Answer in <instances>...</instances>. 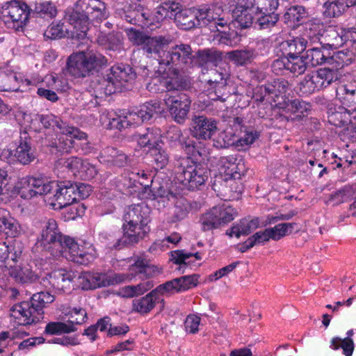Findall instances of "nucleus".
<instances>
[{"label": "nucleus", "instance_id": "obj_57", "mask_svg": "<svg viewBox=\"0 0 356 356\" xmlns=\"http://www.w3.org/2000/svg\"><path fill=\"white\" fill-rule=\"evenodd\" d=\"M178 243V236L173 234L169 236L161 241L155 243L150 250H160L161 251H166L168 249L174 248Z\"/></svg>", "mask_w": 356, "mask_h": 356}, {"label": "nucleus", "instance_id": "obj_36", "mask_svg": "<svg viewBox=\"0 0 356 356\" xmlns=\"http://www.w3.org/2000/svg\"><path fill=\"white\" fill-rule=\"evenodd\" d=\"M313 73L320 90L327 87L339 79L338 71L328 67L321 68Z\"/></svg>", "mask_w": 356, "mask_h": 356}, {"label": "nucleus", "instance_id": "obj_14", "mask_svg": "<svg viewBox=\"0 0 356 356\" xmlns=\"http://www.w3.org/2000/svg\"><path fill=\"white\" fill-rule=\"evenodd\" d=\"M138 111L129 112L126 114H118L111 111H104L100 115V122L106 129H122L136 126L144 122L140 117Z\"/></svg>", "mask_w": 356, "mask_h": 356}, {"label": "nucleus", "instance_id": "obj_26", "mask_svg": "<svg viewBox=\"0 0 356 356\" xmlns=\"http://www.w3.org/2000/svg\"><path fill=\"white\" fill-rule=\"evenodd\" d=\"M23 233V229L20 222L10 212L4 209H0V234L5 235L7 238H17Z\"/></svg>", "mask_w": 356, "mask_h": 356}, {"label": "nucleus", "instance_id": "obj_10", "mask_svg": "<svg viewBox=\"0 0 356 356\" xmlns=\"http://www.w3.org/2000/svg\"><path fill=\"white\" fill-rule=\"evenodd\" d=\"M75 9V5L72 8H68L66 12L65 17L69 22V24L71 25V29L65 28L64 23L59 22H52L45 30L44 33V38L51 40H56L59 38H64L67 36L71 38H74L77 40H83L86 38L87 32L89 29L90 25V18H87L86 19V30L84 31V33H82L83 31L81 29L82 24L81 22V15L83 14V12H81V14L78 15L79 17L76 19V22H72L70 20V15Z\"/></svg>", "mask_w": 356, "mask_h": 356}, {"label": "nucleus", "instance_id": "obj_47", "mask_svg": "<svg viewBox=\"0 0 356 356\" xmlns=\"http://www.w3.org/2000/svg\"><path fill=\"white\" fill-rule=\"evenodd\" d=\"M200 223L204 231L218 229L221 227L219 219L213 211V207L200 217Z\"/></svg>", "mask_w": 356, "mask_h": 356}, {"label": "nucleus", "instance_id": "obj_31", "mask_svg": "<svg viewBox=\"0 0 356 356\" xmlns=\"http://www.w3.org/2000/svg\"><path fill=\"white\" fill-rule=\"evenodd\" d=\"M161 300V298L157 295L154 290H152L142 298L134 300L133 301V309L137 312L147 314L154 307L156 302Z\"/></svg>", "mask_w": 356, "mask_h": 356}, {"label": "nucleus", "instance_id": "obj_33", "mask_svg": "<svg viewBox=\"0 0 356 356\" xmlns=\"http://www.w3.org/2000/svg\"><path fill=\"white\" fill-rule=\"evenodd\" d=\"M259 225L258 218L252 220L243 219L232 226L227 234L230 236L239 238L241 235H248L256 229Z\"/></svg>", "mask_w": 356, "mask_h": 356}, {"label": "nucleus", "instance_id": "obj_18", "mask_svg": "<svg viewBox=\"0 0 356 356\" xmlns=\"http://www.w3.org/2000/svg\"><path fill=\"white\" fill-rule=\"evenodd\" d=\"M0 159L10 164L18 162L27 165L35 159V154L28 142L20 140L16 147L4 148L0 154Z\"/></svg>", "mask_w": 356, "mask_h": 356}, {"label": "nucleus", "instance_id": "obj_62", "mask_svg": "<svg viewBox=\"0 0 356 356\" xmlns=\"http://www.w3.org/2000/svg\"><path fill=\"white\" fill-rule=\"evenodd\" d=\"M129 40L136 45L144 46L147 35L133 28L127 30Z\"/></svg>", "mask_w": 356, "mask_h": 356}, {"label": "nucleus", "instance_id": "obj_11", "mask_svg": "<svg viewBox=\"0 0 356 356\" xmlns=\"http://www.w3.org/2000/svg\"><path fill=\"white\" fill-rule=\"evenodd\" d=\"M83 14L81 17V24H82V33L86 30V19L90 18L91 21L99 22L105 19L108 13L105 3L100 0H79L75 3V9L70 15V20L76 22L79 14Z\"/></svg>", "mask_w": 356, "mask_h": 356}, {"label": "nucleus", "instance_id": "obj_46", "mask_svg": "<svg viewBox=\"0 0 356 356\" xmlns=\"http://www.w3.org/2000/svg\"><path fill=\"white\" fill-rule=\"evenodd\" d=\"M285 63L287 70L298 74H302L309 65L305 56L286 57Z\"/></svg>", "mask_w": 356, "mask_h": 356}, {"label": "nucleus", "instance_id": "obj_13", "mask_svg": "<svg viewBox=\"0 0 356 356\" xmlns=\"http://www.w3.org/2000/svg\"><path fill=\"white\" fill-rule=\"evenodd\" d=\"M138 111L129 112L126 114H118L111 111H104L100 115V122L106 129H122L136 126L144 122L140 117Z\"/></svg>", "mask_w": 356, "mask_h": 356}, {"label": "nucleus", "instance_id": "obj_29", "mask_svg": "<svg viewBox=\"0 0 356 356\" xmlns=\"http://www.w3.org/2000/svg\"><path fill=\"white\" fill-rule=\"evenodd\" d=\"M258 138L259 134L254 130L245 131L238 140L226 138L225 132H222L219 134V139L214 140L213 145L217 148H225L236 143L237 146L245 148L252 145Z\"/></svg>", "mask_w": 356, "mask_h": 356}, {"label": "nucleus", "instance_id": "obj_27", "mask_svg": "<svg viewBox=\"0 0 356 356\" xmlns=\"http://www.w3.org/2000/svg\"><path fill=\"white\" fill-rule=\"evenodd\" d=\"M218 170L221 175L228 179H239L245 170L242 160H238L234 156H222L218 161Z\"/></svg>", "mask_w": 356, "mask_h": 356}, {"label": "nucleus", "instance_id": "obj_28", "mask_svg": "<svg viewBox=\"0 0 356 356\" xmlns=\"http://www.w3.org/2000/svg\"><path fill=\"white\" fill-rule=\"evenodd\" d=\"M129 263V270L131 272V280L136 274H144L147 277L155 276L161 273L162 269L156 266L148 264L147 261L144 257H134L127 261Z\"/></svg>", "mask_w": 356, "mask_h": 356}, {"label": "nucleus", "instance_id": "obj_55", "mask_svg": "<svg viewBox=\"0 0 356 356\" xmlns=\"http://www.w3.org/2000/svg\"><path fill=\"white\" fill-rule=\"evenodd\" d=\"M305 15V10L302 6H293L287 8L284 17L286 22H299Z\"/></svg>", "mask_w": 356, "mask_h": 356}, {"label": "nucleus", "instance_id": "obj_1", "mask_svg": "<svg viewBox=\"0 0 356 356\" xmlns=\"http://www.w3.org/2000/svg\"><path fill=\"white\" fill-rule=\"evenodd\" d=\"M36 245L49 252L53 257L62 256L81 265H88L97 257L96 250L90 243H78L74 238L63 235L53 218L44 222Z\"/></svg>", "mask_w": 356, "mask_h": 356}, {"label": "nucleus", "instance_id": "obj_2", "mask_svg": "<svg viewBox=\"0 0 356 356\" xmlns=\"http://www.w3.org/2000/svg\"><path fill=\"white\" fill-rule=\"evenodd\" d=\"M170 41L169 38L147 35L143 49L147 55L154 54L157 56L160 65L159 71L163 69V65L167 67L163 68V72L167 76H162L161 83L166 88L164 99L166 109L176 121L178 117V74L176 69L172 68L170 64L174 62L175 58H178V56L176 53L172 54L168 51Z\"/></svg>", "mask_w": 356, "mask_h": 356}, {"label": "nucleus", "instance_id": "obj_48", "mask_svg": "<svg viewBox=\"0 0 356 356\" xmlns=\"http://www.w3.org/2000/svg\"><path fill=\"white\" fill-rule=\"evenodd\" d=\"M33 12L42 17L51 19L56 16L57 8L56 5L50 1H41L35 3Z\"/></svg>", "mask_w": 356, "mask_h": 356}, {"label": "nucleus", "instance_id": "obj_53", "mask_svg": "<svg viewBox=\"0 0 356 356\" xmlns=\"http://www.w3.org/2000/svg\"><path fill=\"white\" fill-rule=\"evenodd\" d=\"M324 9V15L328 17H339L346 10L341 0L325 2Z\"/></svg>", "mask_w": 356, "mask_h": 356}, {"label": "nucleus", "instance_id": "obj_37", "mask_svg": "<svg viewBox=\"0 0 356 356\" xmlns=\"http://www.w3.org/2000/svg\"><path fill=\"white\" fill-rule=\"evenodd\" d=\"M323 29V24L321 23L309 22L306 24L304 36L309 46L323 43L321 41V38H324V34L322 33Z\"/></svg>", "mask_w": 356, "mask_h": 356}, {"label": "nucleus", "instance_id": "obj_3", "mask_svg": "<svg viewBox=\"0 0 356 356\" xmlns=\"http://www.w3.org/2000/svg\"><path fill=\"white\" fill-rule=\"evenodd\" d=\"M29 184L34 191L26 193V197L44 195V201L49 207L54 210H60L76 202V185L70 182H58L56 181H44L35 177L30 179Z\"/></svg>", "mask_w": 356, "mask_h": 356}, {"label": "nucleus", "instance_id": "obj_23", "mask_svg": "<svg viewBox=\"0 0 356 356\" xmlns=\"http://www.w3.org/2000/svg\"><path fill=\"white\" fill-rule=\"evenodd\" d=\"M30 179H35L34 177L27 176L19 179L15 184V187L0 188V204H6L11 202L17 195H19L22 199L31 200L33 197H26V193L29 191H34L29 182Z\"/></svg>", "mask_w": 356, "mask_h": 356}, {"label": "nucleus", "instance_id": "obj_20", "mask_svg": "<svg viewBox=\"0 0 356 356\" xmlns=\"http://www.w3.org/2000/svg\"><path fill=\"white\" fill-rule=\"evenodd\" d=\"M10 316L17 325H28L37 323L42 318L41 312L31 302L24 301L13 305L10 309Z\"/></svg>", "mask_w": 356, "mask_h": 356}, {"label": "nucleus", "instance_id": "obj_50", "mask_svg": "<svg viewBox=\"0 0 356 356\" xmlns=\"http://www.w3.org/2000/svg\"><path fill=\"white\" fill-rule=\"evenodd\" d=\"M196 15L193 8L179 10V28L189 30L196 26Z\"/></svg>", "mask_w": 356, "mask_h": 356}, {"label": "nucleus", "instance_id": "obj_5", "mask_svg": "<svg viewBox=\"0 0 356 356\" xmlns=\"http://www.w3.org/2000/svg\"><path fill=\"white\" fill-rule=\"evenodd\" d=\"M233 19L241 28L250 27L253 23V13L274 12L279 6L278 0H228Z\"/></svg>", "mask_w": 356, "mask_h": 356}, {"label": "nucleus", "instance_id": "obj_52", "mask_svg": "<svg viewBox=\"0 0 356 356\" xmlns=\"http://www.w3.org/2000/svg\"><path fill=\"white\" fill-rule=\"evenodd\" d=\"M330 347L334 350L342 348L343 353L346 356H351L354 350V343L353 339L348 337L345 339L335 337L332 339Z\"/></svg>", "mask_w": 356, "mask_h": 356}, {"label": "nucleus", "instance_id": "obj_45", "mask_svg": "<svg viewBox=\"0 0 356 356\" xmlns=\"http://www.w3.org/2000/svg\"><path fill=\"white\" fill-rule=\"evenodd\" d=\"M268 229L271 235V239L278 241L282 237L292 234L295 229L298 230V227L296 223L286 222L278 224L274 227L268 228Z\"/></svg>", "mask_w": 356, "mask_h": 356}, {"label": "nucleus", "instance_id": "obj_8", "mask_svg": "<svg viewBox=\"0 0 356 356\" xmlns=\"http://www.w3.org/2000/svg\"><path fill=\"white\" fill-rule=\"evenodd\" d=\"M40 120L44 127L51 128L59 132L58 141L54 143L55 147L58 151L69 152L74 147V139L79 140L87 139L86 133L81 131L77 128L67 125L54 115H42L40 117Z\"/></svg>", "mask_w": 356, "mask_h": 356}, {"label": "nucleus", "instance_id": "obj_59", "mask_svg": "<svg viewBox=\"0 0 356 356\" xmlns=\"http://www.w3.org/2000/svg\"><path fill=\"white\" fill-rule=\"evenodd\" d=\"M199 275L193 274L179 277V292L185 291L197 286Z\"/></svg>", "mask_w": 356, "mask_h": 356}, {"label": "nucleus", "instance_id": "obj_35", "mask_svg": "<svg viewBox=\"0 0 356 356\" xmlns=\"http://www.w3.org/2000/svg\"><path fill=\"white\" fill-rule=\"evenodd\" d=\"M213 211L219 219L220 226L231 222L238 215L237 211L229 202H223L213 207Z\"/></svg>", "mask_w": 356, "mask_h": 356}, {"label": "nucleus", "instance_id": "obj_44", "mask_svg": "<svg viewBox=\"0 0 356 356\" xmlns=\"http://www.w3.org/2000/svg\"><path fill=\"white\" fill-rule=\"evenodd\" d=\"M138 111L142 120L143 121H147L155 115L161 113L163 109L161 108L160 102L151 101L141 105L139 108H138Z\"/></svg>", "mask_w": 356, "mask_h": 356}, {"label": "nucleus", "instance_id": "obj_63", "mask_svg": "<svg viewBox=\"0 0 356 356\" xmlns=\"http://www.w3.org/2000/svg\"><path fill=\"white\" fill-rule=\"evenodd\" d=\"M238 262L232 263L211 274L208 277L210 282L216 281L232 273L237 266Z\"/></svg>", "mask_w": 356, "mask_h": 356}, {"label": "nucleus", "instance_id": "obj_54", "mask_svg": "<svg viewBox=\"0 0 356 356\" xmlns=\"http://www.w3.org/2000/svg\"><path fill=\"white\" fill-rule=\"evenodd\" d=\"M179 273L186 266L192 267L195 266V263L200 261L202 257L198 252L188 253L184 250H179Z\"/></svg>", "mask_w": 356, "mask_h": 356}, {"label": "nucleus", "instance_id": "obj_49", "mask_svg": "<svg viewBox=\"0 0 356 356\" xmlns=\"http://www.w3.org/2000/svg\"><path fill=\"white\" fill-rule=\"evenodd\" d=\"M76 330V326L72 323L51 322L45 327V332L50 334H61L70 333Z\"/></svg>", "mask_w": 356, "mask_h": 356}, {"label": "nucleus", "instance_id": "obj_60", "mask_svg": "<svg viewBox=\"0 0 356 356\" xmlns=\"http://www.w3.org/2000/svg\"><path fill=\"white\" fill-rule=\"evenodd\" d=\"M351 195L352 187L346 186L343 188L332 194L328 201L332 202L334 204H338L346 201Z\"/></svg>", "mask_w": 356, "mask_h": 356}, {"label": "nucleus", "instance_id": "obj_9", "mask_svg": "<svg viewBox=\"0 0 356 356\" xmlns=\"http://www.w3.org/2000/svg\"><path fill=\"white\" fill-rule=\"evenodd\" d=\"M104 63L105 58L101 54L89 50L76 51L68 57L66 72L76 78L85 77Z\"/></svg>", "mask_w": 356, "mask_h": 356}, {"label": "nucleus", "instance_id": "obj_25", "mask_svg": "<svg viewBox=\"0 0 356 356\" xmlns=\"http://www.w3.org/2000/svg\"><path fill=\"white\" fill-rule=\"evenodd\" d=\"M67 168L75 176L82 179H90L94 178L97 174V168L87 160H82L78 157H70L65 162Z\"/></svg>", "mask_w": 356, "mask_h": 356}, {"label": "nucleus", "instance_id": "obj_32", "mask_svg": "<svg viewBox=\"0 0 356 356\" xmlns=\"http://www.w3.org/2000/svg\"><path fill=\"white\" fill-rule=\"evenodd\" d=\"M275 106L283 109L286 113L294 114L296 118H300L310 109L309 104L300 99L284 102L283 104L278 102Z\"/></svg>", "mask_w": 356, "mask_h": 356}, {"label": "nucleus", "instance_id": "obj_41", "mask_svg": "<svg viewBox=\"0 0 356 356\" xmlns=\"http://www.w3.org/2000/svg\"><path fill=\"white\" fill-rule=\"evenodd\" d=\"M126 161V155L124 154L120 153L118 150L113 147H107L104 149L102 152L99 159L100 162H111L118 166L123 165Z\"/></svg>", "mask_w": 356, "mask_h": 356}, {"label": "nucleus", "instance_id": "obj_51", "mask_svg": "<svg viewBox=\"0 0 356 356\" xmlns=\"http://www.w3.org/2000/svg\"><path fill=\"white\" fill-rule=\"evenodd\" d=\"M254 22L259 29H266L273 26L278 20L277 15L274 12L266 13H253Z\"/></svg>", "mask_w": 356, "mask_h": 356}, {"label": "nucleus", "instance_id": "obj_40", "mask_svg": "<svg viewBox=\"0 0 356 356\" xmlns=\"http://www.w3.org/2000/svg\"><path fill=\"white\" fill-rule=\"evenodd\" d=\"M355 59V55L350 50H342L334 53L329 58V64L334 65V70L341 69L350 65Z\"/></svg>", "mask_w": 356, "mask_h": 356}, {"label": "nucleus", "instance_id": "obj_22", "mask_svg": "<svg viewBox=\"0 0 356 356\" xmlns=\"http://www.w3.org/2000/svg\"><path fill=\"white\" fill-rule=\"evenodd\" d=\"M217 130V122L212 118L204 115H198L192 119L190 132L197 139H211Z\"/></svg>", "mask_w": 356, "mask_h": 356}, {"label": "nucleus", "instance_id": "obj_38", "mask_svg": "<svg viewBox=\"0 0 356 356\" xmlns=\"http://www.w3.org/2000/svg\"><path fill=\"white\" fill-rule=\"evenodd\" d=\"M346 28H330L326 31L324 37L327 38V44L334 47L338 48L346 43Z\"/></svg>", "mask_w": 356, "mask_h": 356}, {"label": "nucleus", "instance_id": "obj_61", "mask_svg": "<svg viewBox=\"0 0 356 356\" xmlns=\"http://www.w3.org/2000/svg\"><path fill=\"white\" fill-rule=\"evenodd\" d=\"M200 318L195 314L188 315L184 322V328L186 332L195 334L199 330Z\"/></svg>", "mask_w": 356, "mask_h": 356}, {"label": "nucleus", "instance_id": "obj_16", "mask_svg": "<svg viewBox=\"0 0 356 356\" xmlns=\"http://www.w3.org/2000/svg\"><path fill=\"white\" fill-rule=\"evenodd\" d=\"M127 278L128 276L124 274L111 276L106 273L83 272L79 276V283L83 289L88 290L119 283Z\"/></svg>", "mask_w": 356, "mask_h": 356}, {"label": "nucleus", "instance_id": "obj_43", "mask_svg": "<svg viewBox=\"0 0 356 356\" xmlns=\"http://www.w3.org/2000/svg\"><path fill=\"white\" fill-rule=\"evenodd\" d=\"M55 300V296L48 291H41L34 293L31 302L32 305L37 309L38 312H41V317L43 318L44 312L43 309L47 307L48 305L53 302Z\"/></svg>", "mask_w": 356, "mask_h": 356}, {"label": "nucleus", "instance_id": "obj_19", "mask_svg": "<svg viewBox=\"0 0 356 356\" xmlns=\"http://www.w3.org/2000/svg\"><path fill=\"white\" fill-rule=\"evenodd\" d=\"M9 266H0V277L3 280L12 277L15 282L22 284H31L35 282L41 276L40 273L32 270L29 265L17 266L16 260L15 264L8 261Z\"/></svg>", "mask_w": 356, "mask_h": 356}, {"label": "nucleus", "instance_id": "obj_17", "mask_svg": "<svg viewBox=\"0 0 356 356\" xmlns=\"http://www.w3.org/2000/svg\"><path fill=\"white\" fill-rule=\"evenodd\" d=\"M135 74L131 68L123 64L113 66L106 74V94H112L120 91L125 87L126 83L134 79Z\"/></svg>", "mask_w": 356, "mask_h": 356}, {"label": "nucleus", "instance_id": "obj_56", "mask_svg": "<svg viewBox=\"0 0 356 356\" xmlns=\"http://www.w3.org/2000/svg\"><path fill=\"white\" fill-rule=\"evenodd\" d=\"M314 73L305 76L303 81L300 83V90L303 94H310L316 90H319L318 83L316 81Z\"/></svg>", "mask_w": 356, "mask_h": 356}, {"label": "nucleus", "instance_id": "obj_21", "mask_svg": "<svg viewBox=\"0 0 356 356\" xmlns=\"http://www.w3.org/2000/svg\"><path fill=\"white\" fill-rule=\"evenodd\" d=\"M40 82L39 79H24V76L19 72H4L0 81V90L26 92L29 86H35Z\"/></svg>", "mask_w": 356, "mask_h": 356}, {"label": "nucleus", "instance_id": "obj_24", "mask_svg": "<svg viewBox=\"0 0 356 356\" xmlns=\"http://www.w3.org/2000/svg\"><path fill=\"white\" fill-rule=\"evenodd\" d=\"M74 273L59 268L49 273L45 277L42 279V284L48 287L47 282L52 288L65 292L70 289V284L74 278Z\"/></svg>", "mask_w": 356, "mask_h": 356}, {"label": "nucleus", "instance_id": "obj_39", "mask_svg": "<svg viewBox=\"0 0 356 356\" xmlns=\"http://www.w3.org/2000/svg\"><path fill=\"white\" fill-rule=\"evenodd\" d=\"M161 137V134L159 129H147L145 134L139 136L138 143L141 147H149L152 150L159 146Z\"/></svg>", "mask_w": 356, "mask_h": 356}, {"label": "nucleus", "instance_id": "obj_4", "mask_svg": "<svg viewBox=\"0 0 356 356\" xmlns=\"http://www.w3.org/2000/svg\"><path fill=\"white\" fill-rule=\"evenodd\" d=\"M150 209L145 204H134L128 208L124 215L123 236L118 238L111 248L120 249L127 245L138 243L150 230Z\"/></svg>", "mask_w": 356, "mask_h": 356}, {"label": "nucleus", "instance_id": "obj_58", "mask_svg": "<svg viewBox=\"0 0 356 356\" xmlns=\"http://www.w3.org/2000/svg\"><path fill=\"white\" fill-rule=\"evenodd\" d=\"M178 287V278H175L171 281H168L163 284L157 286L154 291L161 298V296H168L175 293Z\"/></svg>", "mask_w": 356, "mask_h": 356}, {"label": "nucleus", "instance_id": "obj_7", "mask_svg": "<svg viewBox=\"0 0 356 356\" xmlns=\"http://www.w3.org/2000/svg\"><path fill=\"white\" fill-rule=\"evenodd\" d=\"M184 152L188 155V159L191 160V164L188 163L179 175V184L182 186L181 188L179 186V188L195 190L204 184L208 177L207 170L199 161L201 154L193 145H186Z\"/></svg>", "mask_w": 356, "mask_h": 356}, {"label": "nucleus", "instance_id": "obj_34", "mask_svg": "<svg viewBox=\"0 0 356 356\" xmlns=\"http://www.w3.org/2000/svg\"><path fill=\"white\" fill-rule=\"evenodd\" d=\"M322 44L323 43L316 44L309 47L305 56L309 65L316 66L325 63H329L330 56H327L322 51Z\"/></svg>", "mask_w": 356, "mask_h": 356}, {"label": "nucleus", "instance_id": "obj_30", "mask_svg": "<svg viewBox=\"0 0 356 356\" xmlns=\"http://www.w3.org/2000/svg\"><path fill=\"white\" fill-rule=\"evenodd\" d=\"M22 254L20 244L17 242L6 245V243H0V266H9L8 261L15 264Z\"/></svg>", "mask_w": 356, "mask_h": 356}, {"label": "nucleus", "instance_id": "obj_6", "mask_svg": "<svg viewBox=\"0 0 356 356\" xmlns=\"http://www.w3.org/2000/svg\"><path fill=\"white\" fill-rule=\"evenodd\" d=\"M124 187L127 188H133L130 193H138L141 199L155 200L157 197H167L169 200L177 198V186L165 190L163 186H161L155 194L152 191L149 186L152 183L150 174L144 170H137L125 174L121 180Z\"/></svg>", "mask_w": 356, "mask_h": 356}, {"label": "nucleus", "instance_id": "obj_64", "mask_svg": "<svg viewBox=\"0 0 356 356\" xmlns=\"http://www.w3.org/2000/svg\"><path fill=\"white\" fill-rule=\"evenodd\" d=\"M67 216L66 218L68 220H74L77 217L81 216L84 214L86 211V207L83 204L78 203L75 202L70 205H68L67 207Z\"/></svg>", "mask_w": 356, "mask_h": 356}, {"label": "nucleus", "instance_id": "obj_15", "mask_svg": "<svg viewBox=\"0 0 356 356\" xmlns=\"http://www.w3.org/2000/svg\"><path fill=\"white\" fill-rule=\"evenodd\" d=\"M289 86V83L286 80L277 79L268 84L257 87L253 97L260 102L266 100L271 102L273 100L275 105L278 102L283 104L286 102L285 97Z\"/></svg>", "mask_w": 356, "mask_h": 356}, {"label": "nucleus", "instance_id": "obj_42", "mask_svg": "<svg viewBox=\"0 0 356 356\" xmlns=\"http://www.w3.org/2000/svg\"><path fill=\"white\" fill-rule=\"evenodd\" d=\"M227 57L237 65H244L251 63L255 54L252 49L236 50L228 52Z\"/></svg>", "mask_w": 356, "mask_h": 356}, {"label": "nucleus", "instance_id": "obj_12", "mask_svg": "<svg viewBox=\"0 0 356 356\" xmlns=\"http://www.w3.org/2000/svg\"><path fill=\"white\" fill-rule=\"evenodd\" d=\"M31 11V10L26 3L11 1L3 3L1 14L8 27L19 31L27 24Z\"/></svg>", "mask_w": 356, "mask_h": 356}]
</instances>
